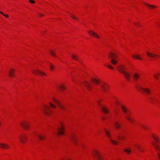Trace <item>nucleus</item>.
I'll return each instance as SVG.
<instances>
[{"label": "nucleus", "mask_w": 160, "mask_h": 160, "mask_svg": "<svg viewBox=\"0 0 160 160\" xmlns=\"http://www.w3.org/2000/svg\"><path fill=\"white\" fill-rule=\"evenodd\" d=\"M119 71L123 74L125 78L128 81H129L130 78V74L125 71V68L124 66L120 65L117 67Z\"/></svg>", "instance_id": "f257e3e1"}, {"label": "nucleus", "mask_w": 160, "mask_h": 160, "mask_svg": "<svg viewBox=\"0 0 160 160\" xmlns=\"http://www.w3.org/2000/svg\"><path fill=\"white\" fill-rule=\"evenodd\" d=\"M44 114L47 116H49L52 112V111L49 106L44 105L42 109Z\"/></svg>", "instance_id": "f03ea898"}, {"label": "nucleus", "mask_w": 160, "mask_h": 160, "mask_svg": "<svg viewBox=\"0 0 160 160\" xmlns=\"http://www.w3.org/2000/svg\"><path fill=\"white\" fill-rule=\"evenodd\" d=\"M64 128L62 125L61 126H58L56 128V130L55 131V133L58 135H60L64 134Z\"/></svg>", "instance_id": "7ed1b4c3"}, {"label": "nucleus", "mask_w": 160, "mask_h": 160, "mask_svg": "<svg viewBox=\"0 0 160 160\" xmlns=\"http://www.w3.org/2000/svg\"><path fill=\"white\" fill-rule=\"evenodd\" d=\"M68 138L75 145H77L78 143V141L76 138V135L74 134H71L69 136Z\"/></svg>", "instance_id": "20e7f679"}, {"label": "nucleus", "mask_w": 160, "mask_h": 160, "mask_svg": "<svg viewBox=\"0 0 160 160\" xmlns=\"http://www.w3.org/2000/svg\"><path fill=\"white\" fill-rule=\"evenodd\" d=\"M108 56L110 58L112 59L111 60V63L114 65H116L118 62L117 60L114 59L115 57H116V54L114 53L110 52L108 54Z\"/></svg>", "instance_id": "39448f33"}, {"label": "nucleus", "mask_w": 160, "mask_h": 160, "mask_svg": "<svg viewBox=\"0 0 160 160\" xmlns=\"http://www.w3.org/2000/svg\"><path fill=\"white\" fill-rule=\"evenodd\" d=\"M92 155L96 160H103L100 153L97 151H95L93 153Z\"/></svg>", "instance_id": "423d86ee"}, {"label": "nucleus", "mask_w": 160, "mask_h": 160, "mask_svg": "<svg viewBox=\"0 0 160 160\" xmlns=\"http://www.w3.org/2000/svg\"><path fill=\"white\" fill-rule=\"evenodd\" d=\"M105 132L107 136L109 138H110V139H109L110 140L111 142L114 145H117L119 143L118 142V141H115V140L110 138L111 137V136L110 134V132L106 130H105Z\"/></svg>", "instance_id": "0eeeda50"}, {"label": "nucleus", "mask_w": 160, "mask_h": 160, "mask_svg": "<svg viewBox=\"0 0 160 160\" xmlns=\"http://www.w3.org/2000/svg\"><path fill=\"white\" fill-rule=\"evenodd\" d=\"M100 86L101 90L104 92H106L109 88L108 85L105 83H102L100 85Z\"/></svg>", "instance_id": "6e6552de"}, {"label": "nucleus", "mask_w": 160, "mask_h": 160, "mask_svg": "<svg viewBox=\"0 0 160 160\" xmlns=\"http://www.w3.org/2000/svg\"><path fill=\"white\" fill-rule=\"evenodd\" d=\"M20 124L25 130H28L29 128V124L26 121H23L21 122Z\"/></svg>", "instance_id": "1a4fd4ad"}, {"label": "nucleus", "mask_w": 160, "mask_h": 160, "mask_svg": "<svg viewBox=\"0 0 160 160\" xmlns=\"http://www.w3.org/2000/svg\"><path fill=\"white\" fill-rule=\"evenodd\" d=\"M32 72L34 74L37 76H39V74H40L41 75H46V74L44 72L37 69L32 70Z\"/></svg>", "instance_id": "9d476101"}, {"label": "nucleus", "mask_w": 160, "mask_h": 160, "mask_svg": "<svg viewBox=\"0 0 160 160\" xmlns=\"http://www.w3.org/2000/svg\"><path fill=\"white\" fill-rule=\"evenodd\" d=\"M53 101L56 103L58 107L61 109L62 110H65V107L63 106L61 104L60 102L57 99L53 98Z\"/></svg>", "instance_id": "9b49d317"}, {"label": "nucleus", "mask_w": 160, "mask_h": 160, "mask_svg": "<svg viewBox=\"0 0 160 160\" xmlns=\"http://www.w3.org/2000/svg\"><path fill=\"white\" fill-rule=\"evenodd\" d=\"M27 138V136L24 134L21 135L19 137V139L21 142L23 143L25 142Z\"/></svg>", "instance_id": "f8f14e48"}, {"label": "nucleus", "mask_w": 160, "mask_h": 160, "mask_svg": "<svg viewBox=\"0 0 160 160\" xmlns=\"http://www.w3.org/2000/svg\"><path fill=\"white\" fill-rule=\"evenodd\" d=\"M147 55L151 58H158V56L154 53H151L148 52H146Z\"/></svg>", "instance_id": "ddd939ff"}, {"label": "nucleus", "mask_w": 160, "mask_h": 160, "mask_svg": "<svg viewBox=\"0 0 160 160\" xmlns=\"http://www.w3.org/2000/svg\"><path fill=\"white\" fill-rule=\"evenodd\" d=\"M0 147L4 149H8L10 148V146L7 144L0 143Z\"/></svg>", "instance_id": "4468645a"}, {"label": "nucleus", "mask_w": 160, "mask_h": 160, "mask_svg": "<svg viewBox=\"0 0 160 160\" xmlns=\"http://www.w3.org/2000/svg\"><path fill=\"white\" fill-rule=\"evenodd\" d=\"M84 84L88 90L91 91L92 88V87L90 86V83L88 82L87 81L84 82Z\"/></svg>", "instance_id": "2eb2a0df"}, {"label": "nucleus", "mask_w": 160, "mask_h": 160, "mask_svg": "<svg viewBox=\"0 0 160 160\" xmlns=\"http://www.w3.org/2000/svg\"><path fill=\"white\" fill-rule=\"evenodd\" d=\"M88 32L91 35H92L95 37H96L98 38H100L99 36L95 32H94L93 31H88Z\"/></svg>", "instance_id": "dca6fc26"}, {"label": "nucleus", "mask_w": 160, "mask_h": 160, "mask_svg": "<svg viewBox=\"0 0 160 160\" xmlns=\"http://www.w3.org/2000/svg\"><path fill=\"white\" fill-rule=\"evenodd\" d=\"M37 136L38 139L40 140H42L45 138V136L41 134H37Z\"/></svg>", "instance_id": "f3484780"}, {"label": "nucleus", "mask_w": 160, "mask_h": 160, "mask_svg": "<svg viewBox=\"0 0 160 160\" xmlns=\"http://www.w3.org/2000/svg\"><path fill=\"white\" fill-rule=\"evenodd\" d=\"M152 144L154 147L156 149V150H158L159 149H160V148L156 144V142H152Z\"/></svg>", "instance_id": "a211bd4d"}, {"label": "nucleus", "mask_w": 160, "mask_h": 160, "mask_svg": "<svg viewBox=\"0 0 160 160\" xmlns=\"http://www.w3.org/2000/svg\"><path fill=\"white\" fill-rule=\"evenodd\" d=\"M133 78L135 80H137L139 78V74L138 73H135L133 75Z\"/></svg>", "instance_id": "6ab92c4d"}, {"label": "nucleus", "mask_w": 160, "mask_h": 160, "mask_svg": "<svg viewBox=\"0 0 160 160\" xmlns=\"http://www.w3.org/2000/svg\"><path fill=\"white\" fill-rule=\"evenodd\" d=\"M15 70L13 69H11L8 72V74L10 77H12L14 76V72Z\"/></svg>", "instance_id": "aec40b11"}, {"label": "nucleus", "mask_w": 160, "mask_h": 160, "mask_svg": "<svg viewBox=\"0 0 160 160\" xmlns=\"http://www.w3.org/2000/svg\"><path fill=\"white\" fill-rule=\"evenodd\" d=\"M140 89L141 90L145 92L147 94H149L150 93V90L147 88H143L142 87L140 88Z\"/></svg>", "instance_id": "412c9836"}, {"label": "nucleus", "mask_w": 160, "mask_h": 160, "mask_svg": "<svg viewBox=\"0 0 160 160\" xmlns=\"http://www.w3.org/2000/svg\"><path fill=\"white\" fill-rule=\"evenodd\" d=\"M136 148L140 152H142V150L140 149L141 146L138 144H136L134 145Z\"/></svg>", "instance_id": "4be33fe9"}, {"label": "nucleus", "mask_w": 160, "mask_h": 160, "mask_svg": "<svg viewBox=\"0 0 160 160\" xmlns=\"http://www.w3.org/2000/svg\"><path fill=\"white\" fill-rule=\"evenodd\" d=\"M114 125L117 129H119L121 127L120 123L118 122H115L114 123Z\"/></svg>", "instance_id": "5701e85b"}, {"label": "nucleus", "mask_w": 160, "mask_h": 160, "mask_svg": "<svg viewBox=\"0 0 160 160\" xmlns=\"http://www.w3.org/2000/svg\"><path fill=\"white\" fill-rule=\"evenodd\" d=\"M132 57L133 58H136V59H139L140 60H142V58H141L140 55H132Z\"/></svg>", "instance_id": "b1692460"}, {"label": "nucleus", "mask_w": 160, "mask_h": 160, "mask_svg": "<svg viewBox=\"0 0 160 160\" xmlns=\"http://www.w3.org/2000/svg\"><path fill=\"white\" fill-rule=\"evenodd\" d=\"M92 80L93 82H94V83H95L96 84H98L99 83V81L96 79L93 78L92 79Z\"/></svg>", "instance_id": "393cba45"}, {"label": "nucleus", "mask_w": 160, "mask_h": 160, "mask_svg": "<svg viewBox=\"0 0 160 160\" xmlns=\"http://www.w3.org/2000/svg\"><path fill=\"white\" fill-rule=\"evenodd\" d=\"M72 58H73V59H74L75 60H76L79 61H79V59L78 57V56H77V55H75L74 54H72Z\"/></svg>", "instance_id": "a878e982"}, {"label": "nucleus", "mask_w": 160, "mask_h": 160, "mask_svg": "<svg viewBox=\"0 0 160 160\" xmlns=\"http://www.w3.org/2000/svg\"><path fill=\"white\" fill-rule=\"evenodd\" d=\"M102 110L103 112L105 113V114H107L108 112V109L105 107H102Z\"/></svg>", "instance_id": "bb28decb"}, {"label": "nucleus", "mask_w": 160, "mask_h": 160, "mask_svg": "<svg viewBox=\"0 0 160 160\" xmlns=\"http://www.w3.org/2000/svg\"><path fill=\"white\" fill-rule=\"evenodd\" d=\"M152 136L154 140L157 142H159L158 138L157 136L154 135H152Z\"/></svg>", "instance_id": "cd10ccee"}, {"label": "nucleus", "mask_w": 160, "mask_h": 160, "mask_svg": "<svg viewBox=\"0 0 160 160\" xmlns=\"http://www.w3.org/2000/svg\"><path fill=\"white\" fill-rule=\"evenodd\" d=\"M59 89L61 90L62 91L65 89V88L63 85H61L57 87Z\"/></svg>", "instance_id": "c85d7f7f"}, {"label": "nucleus", "mask_w": 160, "mask_h": 160, "mask_svg": "<svg viewBox=\"0 0 160 160\" xmlns=\"http://www.w3.org/2000/svg\"><path fill=\"white\" fill-rule=\"evenodd\" d=\"M145 4L146 5H147L149 7H150L151 8H156L157 7L155 6V5H150L147 3H145Z\"/></svg>", "instance_id": "c756f323"}, {"label": "nucleus", "mask_w": 160, "mask_h": 160, "mask_svg": "<svg viewBox=\"0 0 160 160\" xmlns=\"http://www.w3.org/2000/svg\"><path fill=\"white\" fill-rule=\"evenodd\" d=\"M121 108L122 110V111L124 112V113H127V110L126 108L124 107L123 106H121Z\"/></svg>", "instance_id": "7c9ffc66"}, {"label": "nucleus", "mask_w": 160, "mask_h": 160, "mask_svg": "<svg viewBox=\"0 0 160 160\" xmlns=\"http://www.w3.org/2000/svg\"><path fill=\"white\" fill-rule=\"evenodd\" d=\"M124 151L126 152L128 154H130L131 153V150L129 149H124Z\"/></svg>", "instance_id": "2f4dec72"}, {"label": "nucleus", "mask_w": 160, "mask_h": 160, "mask_svg": "<svg viewBox=\"0 0 160 160\" xmlns=\"http://www.w3.org/2000/svg\"><path fill=\"white\" fill-rule=\"evenodd\" d=\"M49 104L50 106L52 108H56V106L52 103H49Z\"/></svg>", "instance_id": "473e14b6"}, {"label": "nucleus", "mask_w": 160, "mask_h": 160, "mask_svg": "<svg viewBox=\"0 0 160 160\" xmlns=\"http://www.w3.org/2000/svg\"><path fill=\"white\" fill-rule=\"evenodd\" d=\"M126 118L130 122H133V120L128 117L126 116Z\"/></svg>", "instance_id": "72a5a7b5"}, {"label": "nucleus", "mask_w": 160, "mask_h": 160, "mask_svg": "<svg viewBox=\"0 0 160 160\" xmlns=\"http://www.w3.org/2000/svg\"><path fill=\"white\" fill-rule=\"evenodd\" d=\"M126 118L130 122H133V120L128 117L126 116Z\"/></svg>", "instance_id": "f704fd0d"}, {"label": "nucleus", "mask_w": 160, "mask_h": 160, "mask_svg": "<svg viewBox=\"0 0 160 160\" xmlns=\"http://www.w3.org/2000/svg\"><path fill=\"white\" fill-rule=\"evenodd\" d=\"M71 17L73 19H75V20H78V18L77 17H76L73 15H72L71 14L70 15Z\"/></svg>", "instance_id": "c9c22d12"}, {"label": "nucleus", "mask_w": 160, "mask_h": 160, "mask_svg": "<svg viewBox=\"0 0 160 160\" xmlns=\"http://www.w3.org/2000/svg\"><path fill=\"white\" fill-rule=\"evenodd\" d=\"M50 53L52 56L54 57H55L56 56L54 52L52 51L51 50L50 51Z\"/></svg>", "instance_id": "e433bc0d"}, {"label": "nucleus", "mask_w": 160, "mask_h": 160, "mask_svg": "<svg viewBox=\"0 0 160 160\" xmlns=\"http://www.w3.org/2000/svg\"><path fill=\"white\" fill-rule=\"evenodd\" d=\"M50 69L51 70H52V69H53L54 68V66L52 65V64H50Z\"/></svg>", "instance_id": "4c0bfd02"}, {"label": "nucleus", "mask_w": 160, "mask_h": 160, "mask_svg": "<svg viewBox=\"0 0 160 160\" xmlns=\"http://www.w3.org/2000/svg\"><path fill=\"white\" fill-rule=\"evenodd\" d=\"M106 66L108 67L109 68L112 69H113L114 68L111 66L110 65H108Z\"/></svg>", "instance_id": "58836bf2"}, {"label": "nucleus", "mask_w": 160, "mask_h": 160, "mask_svg": "<svg viewBox=\"0 0 160 160\" xmlns=\"http://www.w3.org/2000/svg\"><path fill=\"white\" fill-rule=\"evenodd\" d=\"M29 2L32 3H35V1L33 0H30Z\"/></svg>", "instance_id": "ea45409f"}, {"label": "nucleus", "mask_w": 160, "mask_h": 160, "mask_svg": "<svg viewBox=\"0 0 160 160\" xmlns=\"http://www.w3.org/2000/svg\"><path fill=\"white\" fill-rule=\"evenodd\" d=\"M119 139H125V138L123 136H121V137H118Z\"/></svg>", "instance_id": "a19ab883"}, {"label": "nucleus", "mask_w": 160, "mask_h": 160, "mask_svg": "<svg viewBox=\"0 0 160 160\" xmlns=\"http://www.w3.org/2000/svg\"><path fill=\"white\" fill-rule=\"evenodd\" d=\"M141 127L143 129H146L147 128V127L146 126H145L143 125H142L141 126Z\"/></svg>", "instance_id": "79ce46f5"}, {"label": "nucleus", "mask_w": 160, "mask_h": 160, "mask_svg": "<svg viewBox=\"0 0 160 160\" xmlns=\"http://www.w3.org/2000/svg\"><path fill=\"white\" fill-rule=\"evenodd\" d=\"M2 14L5 17L7 18H8L9 17V16L8 15L4 14L3 13V14Z\"/></svg>", "instance_id": "37998d69"}, {"label": "nucleus", "mask_w": 160, "mask_h": 160, "mask_svg": "<svg viewBox=\"0 0 160 160\" xmlns=\"http://www.w3.org/2000/svg\"><path fill=\"white\" fill-rule=\"evenodd\" d=\"M149 99L151 100V101H154V98H152V97H150L149 98Z\"/></svg>", "instance_id": "c03bdc74"}, {"label": "nucleus", "mask_w": 160, "mask_h": 160, "mask_svg": "<svg viewBox=\"0 0 160 160\" xmlns=\"http://www.w3.org/2000/svg\"><path fill=\"white\" fill-rule=\"evenodd\" d=\"M158 157L159 158V160H160V153H159L158 154Z\"/></svg>", "instance_id": "a18cd8bd"}, {"label": "nucleus", "mask_w": 160, "mask_h": 160, "mask_svg": "<svg viewBox=\"0 0 160 160\" xmlns=\"http://www.w3.org/2000/svg\"><path fill=\"white\" fill-rule=\"evenodd\" d=\"M39 15L40 17L42 16H43V15L41 13L39 14Z\"/></svg>", "instance_id": "49530a36"}, {"label": "nucleus", "mask_w": 160, "mask_h": 160, "mask_svg": "<svg viewBox=\"0 0 160 160\" xmlns=\"http://www.w3.org/2000/svg\"><path fill=\"white\" fill-rule=\"evenodd\" d=\"M154 77L156 79H158V77L157 76V75H155L154 76Z\"/></svg>", "instance_id": "de8ad7c7"}, {"label": "nucleus", "mask_w": 160, "mask_h": 160, "mask_svg": "<svg viewBox=\"0 0 160 160\" xmlns=\"http://www.w3.org/2000/svg\"><path fill=\"white\" fill-rule=\"evenodd\" d=\"M134 24H135L137 26H138V25L139 24H138V23H134Z\"/></svg>", "instance_id": "09e8293b"}, {"label": "nucleus", "mask_w": 160, "mask_h": 160, "mask_svg": "<svg viewBox=\"0 0 160 160\" xmlns=\"http://www.w3.org/2000/svg\"><path fill=\"white\" fill-rule=\"evenodd\" d=\"M140 149L141 150H142V151L141 152H142L144 151V150L141 147V148H140Z\"/></svg>", "instance_id": "8fccbe9b"}, {"label": "nucleus", "mask_w": 160, "mask_h": 160, "mask_svg": "<svg viewBox=\"0 0 160 160\" xmlns=\"http://www.w3.org/2000/svg\"><path fill=\"white\" fill-rule=\"evenodd\" d=\"M0 13L1 14H3V13L1 11H0Z\"/></svg>", "instance_id": "3c124183"}, {"label": "nucleus", "mask_w": 160, "mask_h": 160, "mask_svg": "<svg viewBox=\"0 0 160 160\" xmlns=\"http://www.w3.org/2000/svg\"><path fill=\"white\" fill-rule=\"evenodd\" d=\"M105 118H104V117H103V119H104Z\"/></svg>", "instance_id": "603ef678"}, {"label": "nucleus", "mask_w": 160, "mask_h": 160, "mask_svg": "<svg viewBox=\"0 0 160 160\" xmlns=\"http://www.w3.org/2000/svg\"><path fill=\"white\" fill-rule=\"evenodd\" d=\"M115 112L116 113H117L116 111H115Z\"/></svg>", "instance_id": "864d4df0"}, {"label": "nucleus", "mask_w": 160, "mask_h": 160, "mask_svg": "<svg viewBox=\"0 0 160 160\" xmlns=\"http://www.w3.org/2000/svg\"><path fill=\"white\" fill-rule=\"evenodd\" d=\"M158 74H160V73H158Z\"/></svg>", "instance_id": "5fc2aeb1"}, {"label": "nucleus", "mask_w": 160, "mask_h": 160, "mask_svg": "<svg viewBox=\"0 0 160 160\" xmlns=\"http://www.w3.org/2000/svg\"><path fill=\"white\" fill-rule=\"evenodd\" d=\"M45 160H47L45 159Z\"/></svg>", "instance_id": "6e6d98bb"}]
</instances>
